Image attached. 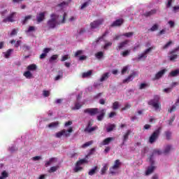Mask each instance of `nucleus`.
Segmentation results:
<instances>
[{"label":"nucleus","mask_w":179,"mask_h":179,"mask_svg":"<svg viewBox=\"0 0 179 179\" xmlns=\"http://www.w3.org/2000/svg\"><path fill=\"white\" fill-rule=\"evenodd\" d=\"M84 113L85 114H89L91 117H93L99 113V115L96 116V119L98 121H103L104 116L106 115V109H102L99 112V108H86L84 110Z\"/></svg>","instance_id":"nucleus-1"},{"label":"nucleus","mask_w":179,"mask_h":179,"mask_svg":"<svg viewBox=\"0 0 179 179\" xmlns=\"http://www.w3.org/2000/svg\"><path fill=\"white\" fill-rule=\"evenodd\" d=\"M148 106H151L156 111L162 110V103H160V96L155 95L154 99L148 101Z\"/></svg>","instance_id":"nucleus-2"},{"label":"nucleus","mask_w":179,"mask_h":179,"mask_svg":"<svg viewBox=\"0 0 179 179\" xmlns=\"http://www.w3.org/2000/svg\"><path fill=\"white\" fill-rule=\"evenodd\" d=\"M51 19L48 21V29H55L58 24H59V22L57 21V19H58V16L55 14H51L50 15Z\"/></svg>","instance_id":"nucleus-3"},{"label":"nucleus","mask_w":179,"mask_h":179,"mask_svg":"<svg viewBox=\"0 0 179 179\" xmlns=\"http://www.w3.org/2000/svg\"><path fill=\"white\" fill-rule=\"evenodd\" d=\"M71 132H73V128L70 127L67 131L66 129H62V131L56 133L55 137L62 138V136H64L65 138H69V136H71Z\"/></svg>","instance_id":"nucleus-4"},{"label":"nucleus","mask_w":179,"mask_h":179,"mask_svg":"<svg viewBox=\"0 0 179 179\" xmlns=\"http://www.w3.org/2000/svg\"><path fill=\"white\" fill-rule=\"evenodd\" d=\"M162 131V127H159L156 129L153 133L150 135L149 138V142L150 143H155L157 139H159V136H160V131Z\"/></svg>","instance_id":"nucleus-5"},{"label":"nucleus","mask_w":179,"mask_h":179,"mask_svg":"<svg viewBox=\"0 0 179 179\" xmlns=\"http://www.w3.org/2000/svg\"><path fill=\"white\" fill-rule=\"evenodd\" d=\"M86 163H87V160H86V159H82L78 160L76 164L75 168L73 169L74 173H79V171H82V170H83V168L81 166L82 164H85Z\"/></svg>","instance_id":"nucleus-6"},{"label":"nucleus","mask_w":179,"mask_h":179,"mask_svg":"<svg viewBox=\"0 0 179 179\" xmlns=\"http://www.w3.org/2000/svg\"><path fill=\"white\" fill-rule=\"evenodd\" d=\"M150 163L151 166H148L147 171H145V176H150L153 171H155V169L156 166H153L155 164V161L153 160V155L150 156Z\"/></svg>","instance_id":"nucleus-7"},{"label":"nucleus","mask_w":179,"mask_h":179,"mask_svg":"<svg viewBox=\"0 0 179 179\" xmlns=\"http://www.w3.org/2000/svg\"><path fill=\"white\" fill-rule=\"evenodd\" d=\"M93 126V122L92 121H88L87 127L84 129V132H87L88 134H91V132H94L96 129H99V127L97 126Z\"/></svg>","instance_id":"nucleus-8"},{"label":"nucleus","mask_w":179,"mask_h":179,"mask_svg":"<svg viewBox=\"0 0 179 179\" xmlns=\"http://www.w3.org/2000/svg\"><path fill=\"white\" fill-rule=\"evenodd\" d=\"M104 23V19L101 18L96 20L93 21L90 23V27L92 29H97Z\"/></svg>","instance_id":"nucleus-9"},{"label":"nucleus","mask_w":179,"mask_h":179,"mask_svg":"<svg viewBox=\"0 0 179 179\" xmlns=\"http://www.w3.org/2000/svg\"><path fill=\"white\" fill-rule=\"evenodd\" d=\"M121 166V162H120V159H116L115 161L114 165L109 169L110 173L114 176L115 174V170H118Z\"/></svg>","instance_id":"nucleus-10"},{"label":"nucleus","mask_w":179,"mask_h":179,"mask_svg":"<svg viewBox=\"0 0 179 179\" xmlns=\"http://www.w3.org/2000/svg\"><path fill=\"white\" fill-rule=\"evenodd\" d=\"M155 46H152L146 49L143 53H141V55H138V60L141 61V59H143V58H144V59H145V58H148V55L149 54V52H150L152 50H155Z\"/></svg>","instance_id":"nucleus-11"},{"label":"nucleus","mask_w":179,"mask_h":179,"mask_svg":"<svg viewBox=\"0 0 179 179\" xmlns=\"http://www.w3.org/2000/svg\"><path fill=\"white\" fill-rule=\"evenodd\" d=\"M15 16H16V12L11 13L7 17L3 20V23H8V22L13 23L15 22V20H13Z\"/></svg>","instance_id":"nucleus-12"},{"label":"nucleus","mask_w":179,"mask_h":179,"mask_svg":"<svg viewBox=\"0 0 179 179\" xmlns=\"http://www.w3.org/2000/svg\"><path fill=\"white\" fill-rule=\"evenodd\" d=\"M129 43V40H125L124 41L119 43L116 47L117 51H120V50H123V48H125L127 45H128Z\"/></svg>","instance_id":"nucleus-13"},{"label":"nucleus","mask_w":179,"mask_h":179,"mask_svg":"<svg viewBox=\"0 0 179 179\" xmlns=\"http://www.w3.org/2000/svg\"><path fill=\"white\" fill-rule=\"evenodd\" d=\"M166 72H167V69H164L159 71H158L156 74L154 78H152V80H159V79H160V78L163 77V75H164V73H166Z\"/></svg>","instance_id":"nucleus-14"},{"label":"nucleus","mask_w":179,"mask_h":179,"mask_svg":"<svg viewBox=\"0 0 179 179\" xmlns=\"http://www.w3.org/2000/svg\"><path fill=\"white\" fill-rule=\"evenodd\" d=\"M114 137H108L103 140V141L100 143L101 146H106L107 145H110L113 141H114Z\"/></svg>","instance_id":"nucleus-15"},{"label":"nucleus","mask_w":179,"mask_h":179,"mask_svg":"<svg viewBox=\"0 0 179 179\" xmlns=\"http://www.w3.org/2000/svg\"><path fill=\"white\" fill-rule=\"evenodd\" d=\"M45 13H47V12L44 11L38 14V15L36 16V20L38 23H41V22H43L44 19H45Z\"/></svg>","instance_id":"nucleus-16"},{"label":"nucleus","mask_w":179,"mask_h":179,"mask_svg":"<svg viewBox=\"0 0 179 179\" xmlns=\"http://www.w3.org/2000/svg\"><path fill=\"white\" fill-rule=\"evenodd\" d=\"M124 23L123 19H118L114 21L111 24L110 27H120Z\"/></svg>","instance_id":"nucleus-17"},{"label":"nucleus","mask_w":179,"mask_h":179,"mask_svg":"<svg viewBox=\"0 0 179 179\" xmlns=\"http://www.w3.org/2000/svg\"><path fill=\"white\" fill-rule=\"evenodd\" d=\"M135 76H136V73L133 72L126 79L123 80V83H127L128 82H131V80H134V79L135 78Z\"/></svg>","instance_id":"nucleus-18"},{"label":"nucleus","mask_w":179,"mask_h":179,"mask_svg":"<svg viewBox=\"0 0 179 179\" xmlns=\"http://www.w3.org/2000/svg\"><path fill=\"white\" fill-rule=\"evenodd\" d=\"M157 13V9H152L150 11H147L145 12L143 15L145 17H149V16H153V15H156Z\"/></svg>","instance_id":"nucleus-19"},{"label":"nucleus","mask_w":179,"mask_h":179,"mask_svg":"<svg viewBox=\"0 0 179 179\" xmlns=\"http://www.w3.org/2000/svg\"><path fill=\"white\" fill-rule=\"evenodd\" d=\"M132 131L131 130H127L126 131V133L124 134L123 136V142H122V145H124V143H125V142H127L129 138V135H131V133Z\"/></svg>","instance_id":"nucleus-20"},{"label":"nucleus","mask_w":179,"mask_h":179,"mask_svg":"<svg viewBox=\"0 0 179 179\" xmlns=\"http://www.w3.org/2000/svg\"><path fill=\"white\" fill-rule=\"evenodd\" d=\"M173 149H174V148H173V145H167L164 150L163 154L169 155L170 153L171 150H173Z\"/></svg>","instance_id":"nucleus-21"},{"label":"nucleus","mask_w":179,"mask_h":179,"mask_svg":"<svg viewBox=\"0 0 179 179\" xmlns=\"http://www.w3.org/2000/svg\"><path fill=\"white\" fill-rule=\"evenodd\" d=\"M58 159L56 157H52L50 159L49 161L46 162L45 164V167H48V166H50L51 164V163H54V162H57Z\"/></svg>","instance_id":"nucleus-22"},{"label":"nucleus","mask_w":179,"mask_h":179,"mask_svg":"<svg viewBox=\"0 0 179 179\" xmlns=\"http://www.w3.org/2000/svg\"><path fill=\"white\" fill-rule=\"evenodd\" d=\"M108 78H110V73H105L100 78V82H104V80H107Z\"/></svg>","instance_id":"nucleus-23"},{"label":"nucleus","mask_w":179,"mask_h":179,"mask_svg":"<svg viewBox=\"0 0 179 179\" xmlns=\"http://www.w3.org/2000/svg\"><path fill=\"white\" fill-rule=\"evenodd\" d=\"M178 75H179V69L172 71L169 73V76H171L172 78H175L176 76H178Z\"/></svg>","instance_id":"nucleus-24"},{"label":"nucleus","mask_w":179,"mask_h":179,"mask_svg":"<svg viewBox=\"0 0 179 179\" xmlns=\"http://www.w3.org/2000/svg\"><path fill=\"white\" fill-rule=\"evenodd\" d=\"M92 73H93L92 70L83 73L82 78H89V76H92Z\"/></svg>","instance_id":"nucleus-25"},{"label":"nucleus","mask_w":179,"mask_h":179,"mask_svg":"<svg viewBox=\"0 0 179 179\" xmlns=\"http://www.w3.org/2000/svg\"><path fill=\"white\" fill-rule=\"evenodd\" d=\"M27 71H36L37 66L34 64H30L27 67Z\"/></svg>","instance_id":"nucleus-26"},{"label":"nucleus","mask_w":179,"mask_h":179,"mask_svg":"<svg viewBox=\"0 0 179 179\" xmlns=\"http://www.w3.org/2000/svg\"><path fill=\"white\" fill-rule=\"evenodd\" d=\"M24 76H25L27 79H31L33 74L28 70L24 73Z\"/></svg>","instance_id":"nucleus-27"},{"label":"nucleus","mask_w":179,"mask_h":179,"mask_svg":"<svg viewBox=\"0 0 179 179\" xmlns=\"http://www.w3.org/2000/svg\"><path fill=\"white\" fill-rule=\"evenodd\" d=\"M174 52H176V50L171 52V53H170L171 56H169L170 61H174V60L177 59V57L178 56L177 55H173Z\"/></svg>","instance_id":"nucleus-28"},{"label":"nucleus","mask_w":179,"mask_h":179,"mask_svg":"<svg viewBox=\"0 0 179 179\" xmlns=\"http://www.w3.org/2000/svg\"><path fill=\"white\" fill-rule=\"evenodd\" d=\"M31 17H33L32 15L25 16L24 20H22V24H26V23H27V22H29L30 20V19H31Z\"/></svg>","instance_id":"nucleus-29"},{"label":"nucleus","mask_w":179,"mask_h":179,"mask_svg":"<svg viewBox=\"0 0 179 179\" xmlns=\"http://www.w3.org/2000/svg\"><path fill=\"white\" fill-rule=\"evenodd\" d=\"M97 171V166H94L93 169H90L88 172L89 176H94Z\"/></svg>","instance_id":"nucleus-30"},{"label":"nucleus","mask_w":179,"mask_h":179,"mask_svg":"<svg viewBox=\"0 0 179 179\" xmlns=\"http://www.w3.org/2000/svg\"><path fill=\"white\" fill-rule=\"evenodd\" d=\"M59 125V122H55L49 124L48 125V128H57Z\"/></svg>","instance_id":"nucleus-31"},{"label":"nucleus","mask_w":179,"mask_h":179,"mask_svg":"<svg viewBox=\"0 0 179 179\" xmlns=\"http://www.w3.org/2000/svg\"><path fill=\"white\" fill-rule=\"evenodd\" d=\"M107 170H108V166L107 164H105L103 168L101 169V176H104V174H106V171H107Z\"/></svg>","instance_id":"nucleus-32"},{"label":"nucleus","mask_w":179,"mask_h":179,"mask_svg":"<svg viewBox=\"0 0 179 179\" xmlns=\"http://www.w3.org/2000/svg\"><path fill=\"white\" fill-rule=\"evenodd\" d=\"M171 135H173V133L170 131H165V136L167 139V141H170L171 139Z\"/></svg>","instance_id":"nucleus-33"},{"label":"nucleus","mask_w":179,"mask_h":179,"mask_svg":"<svg viewBox=\"0 0 179 179\" xmlns=\"http://www.w3.org/2000/svg\"><path fill=\"white\" fill-rule=\"evenodd\" d=\"M8 177H9V174L8 173V172H6V171H3L1 173V176H0V179L8 178Z\"/></svg>","instance_id":"nucleus-34"},{"label":"nucleus","mask_w":179,"mask_h":179,"mask_svg":"<svg viewBox=\"0 0 179 179\" xmlns=\"http://www.w3.org/2000/svg\"><path fill=\"white\" fill-rule=\"evenodd\" d=\"M129 54H131V50H126L124 52H122L120 53V55H122V57H128Z\"/></svg>","instance_id":"nucleus-35"},{"label":"nucleus","mask_w":179,"mask_h":179,"mask_svg":"<svg viewBox=\"0 0 179 179\" xmlns=\"http://www.w3.org/2000/svg\"><path fill=\"white\" fill-rule=\"evenodd\" d=\"M103 55H104V53L103 52H98L95 54V57L96 58H97V59H101Z\"/></svg>","instance_id":"nucleus-36"},{"label":"nucleus","mask_w":179,"mask_h":179,"mask_svg":"<svg viewBox=\"0 0 179 179\" xmlns=\"http://www.w3.org/2000/svg\"><path fill=\"white\" fill-rule=\"evenodd\" d=\"M119 108H120V102L115 101L113 103V106H112L113 110H118Z\"/></svg>","instance_id":"nucleus-37"},{"label":"nucleus","mask_w":179,"mask_h":179,"mask_svg":"<svg viewBox=\"0 0 179 179\" xmlns=\"http://www.w3.org/2000/svg\"><path fill=\"white\" fill-rule=\"evenodd\" d=\"M12 52H13V49H8L5 53V58H9Z\"/></svg>","instance_id":"nucleus-38"},{"label":"nucleus","mask_w":179,"mask_h":179,"mask_svg":"<svg viewBox=\"0 0 179 179\" xmlns=\"http://www.w3.org/2000/svg\"><path fill=\"white\" fill-rule=\"evenodd\" d=\"M58 59V55H53L49 59V62L52 63L53 61H57Z\"/></svg>","instance_id":"nucleus-39"},{"label":"nucleus","mask_w":179,"mask_h":179,"mask_svg":"<svg viewBox=\"0 0 179 179\" xmlns=\"http://www.w3.org/2000/svg\"><path fill=\"white\" fill-rule=\"evenodd\" d=\"M58 169H59V166H52L49 170V173H55Z\"/></svg>","instance_id":"nucleus-40"},{"label":"nucleus","mask_w":179,"mask_h":179,"mask_svg":"<svg viewBox=\"0 0 179 179\" xmlns=\"http://www.w3.org/2000/svg\"><path fill=\"white\" fill-rule=\"evenodd\" d=\"M90 145H93V141H88V142L84 143L82 145V148H83V149H85V148H87V147L90 146Z\"/></svg>","instance_id":"nucleus-41"},{"label":"nucleus","mask_w":179,"mask_h":179,"mask_svg":"<svg viewBox=\"0 0 179 179\" xmlns=\"http://www.w3.org/2000/svg\"><path fill=\"white\" fill-rule=\"evenodd\" d=\"M114 128H115V124H110L106 128V131L107 132H111L114 130Z\"/></svg>","instance_id":"nucleus-42"},{"label":"nucleus","mask_w":179,"mask_h":179,"mask_svg":"<svg viewBox=\"0 0 179 179\" xmlns=\"http://www.w3.org/2000/svg\"><path fill=\"white\" fill-rule=\"evenodd\" d=\"M122 36H124V37L129 38L130 37H132V36H134V32H127L123 34Z\"/></svg>","instance_id":"nucleus-43"},{"label":"nucleus","mask_w":179,"mask_h":179,"mask_svg":"<svg viewBox=\"0 0 179 179\" xmlns=\"http://www.w3.org/2000/svg\"><path fill=\"white\" fill-rule=\"evenodd\" d=\"M82 107V104L79 102L75 103V107L72 108V110H79Z\"/></svg>","instance_id":"nucleus-44"},{"label":"nucleus","mask_w":179,"mask_h":179,"mask_svg":"<svg viewBox=\"0 0 179 179\" xmlns=\"http://www.w3.org/2000/svg\"><path fill=\"white\" fill-rule=\"evenodd\" d=\"M159 29V25L157 24H154L151 28H150V31H156Z\"/></svg>","instance_id":"nucleus-45"},{"label":"nucleus","mask_w":179,"mask_h":179,"mask_svg":"<svg viewBox=\"0 0 179 179\" xmlns=\"http://www.w3.org/2000/svg\"><path fill=\"white\" fill-rule=\"evenodd\" d=\"M69 58H71V57H69V55H65L63 57H62L61 61H62V62H64L66 61V59H69Z\"/></svg>","instance_id":"nucleus-46"},{"label":"nucleus","mask_w":179,"mask_h":179,"mask_svg":"<svg viewBox=\"0 0 179 179\" xmlns=\"http://www.w3.org/2000/svg\"><path fill=\"white\" fill-rule=\"evenodd\" d=\"M129 108H131V104H129V103H126V104L124 105V107L122 108V111H125V110H128V109H129Z\"/></svg>","instance_id":"nucleus-47"},{"label":"nucleus","mask_w":179,"mask_h":179,"mask_svg":"<svg viewBox=\"0 0 179 179\" xmlns=\"http://www.w3.org/2000/svg\"><path fill=\"white\" fill-rule=\"evenodd\" d=\"M108 34V31H105V32L103 34V35H102L101 37H100V38H99L98 39H96V43H99V41H100V40H101V38H103V37H106V34Z\"/></svg>","instance_id":"nucleus-48"},{"label":"nucleus","mask_w":179,"mask_h":179,"mask_svg":"<svg viewBox=\"0 0 179 179\" xmlns=\"http://www.w3.org/2000/svg\"><path fill=\"white\" fill-rule=\"evenodd\" d=\"M111 45H113V43L108 42V43H105L104 46H103V49L107 50V48H108V47H111Z\"/></svg>","instance_id":"nucleus-49"},{"label":"nucleus","mask_w":179,"mask_h":179,"mask_svg":"<svg viewBox=\"0 0 179 179\" xmlns=\"http://www.w3.org/2000/svg\"><path fill=\"white\" fill-rule=\"evenodd\" d=\"M172 44H173V41H169L166 44L164 45V46L163 47V49L166 50V48H169V47H170V45Z\"/></svg>","instance_id":"nucleus-50"},{"label":"nucleus","mask_w":179,"mask_h":179,"mask_svg":"<svg viewBox=\"0 0 179 179\" xmlns=\"http://www.w3.org/2000/svg\"><path fill=\"white\" fill-rule=\"evenodd\" d=\"M149 86V85L146 84V83H141L140 85L139 89L141 90H142L143 89H145V87H148Z\"/></svg>","instance_id":"nucleus-51"},{"label":"nucleus","mask_w":179,"mask_h":179,"mask_svg":"<svg viewBox=\"0 0 179 179\" xmlns=\"http://www.w3.org/2000/svg\"><path fill=\"white\" fill-rule=\"evenodd\" d=\"M66 16H68V14H66V13H64L63 17H62L63 18H62V20L60 22V23H62V24L65 23Z\"/></svg>","instance_id":"nucleus-52"},{"label":"nucleus","mask_w":179,"mask_h":179,"mask_svg":"<svg viewBox=\"0 0 179 179\" xmlns=\"http://www.w3.org/2000/svg\"><path fill=\"white\" fill-rule=\"evenodd\" d=\"M96 152V148H92L90 152H88V156H92V155H94V152Z\"/></svg>","instance_id":"nucleus-53"},{"label":"nucleus","mask_w":179,"mask_h":179,"mask_svg":"<svg viewBox=\"0 0 179 179\" xmlns=\"http://www.w3.org/2000/svg\"><path fill=\"white\" fill-rule=\"evenodd\" d=\"M62 76H64V73L61 71L60 75H58L55 78V80H59Z\"/></svg>","instance_id":"nucleus-54"},{"label":"nucleus","mask_w":179,"mask_h":179,"mask_svg":"<svg viewBox=\"0 0 179 179\" xmlns=\"http://www.w3.org/2000/svg\"><path fill=\"white\" fill-rule=\"evenodd\" d=\"M90 3L89 1H85L80 7V9H85V8H86V6H89V4Z\"/></svg>","instance_id":"nucleus-55"},{"label":"nucleus","mask_w":179,"mask_h":179,"mask_svg":"<svg viewBox=\"0 0 179 179\" xmlns=\"http://www.w3.org/2000/svg\"><path fill=\"white\" fill-rule=\"evenodd\" d=\"M127 71H128V66L123 67V69H122V75H125Z\"/></svg>","instance_id":"nucleus-56"},{"label":"nucleus","mask_w":179,"mask_h":179,"mask_svg":"<svg viewBox=\"0 0 179 179\" xmlns=\"http://www.w3.org/2000/svg\"><path fill=\"white\" fill-rule=\"evenodd\" d=\"M43 96H44V97L50 96V91L43 90Z\"/></svg>","instance_id":"nucleus-57"},{"label":"nucleus","mask_w":179,"mask_h":179,"mask_svg":"<svg viewBox=\"0 0 179 179\" xmlns=\"http://www.w3.org/2000/svg\"><path fill=\"white\" fill-rule=\"evenodd\" d=\"M50 51H51V48H45L44 50H43V54H48V52H50Z\"/></svg>","instance_id":"nucleus-58"},{"label":"nucleus","mask_w":179,"mask_h":179,"mask_svg":"<svg viewBox=\"0 0 179 179\" xmlns=\"http://www.w3.org/2000/svg\"><path fill=\"white\" fill-rule=\"evenodd\" d=\"M22 48L24 51H29L30 50V46L27 45H24L22 46Z\"/></svg>","instance_id":"nucleus-59"},{"label":"nucleus","mask_w":179,"mask_h":179,"mask_svg":"<svg viewBox=\"0 0 179 179\" xmlns=\"http://www.w3.org/2000/svg\"><path fill=\"white\" fill-rule=\"evenodd\" d=\"M83 51L82 50H78L76 53H75V57H79V55H82Z\"/></svg>","instance_id":"nucleus-60"},{"label":"nucleus","mask_w":179,"mask_h":179,"mask_svg":"<svg viewBox=\"0 0 179 179\" xmlns=\"http://www.w3.org/2000/svg\"><path fill=\"white\" fill-rule=\"evenodd\" d=\"M35 28L34 26H30L27 30V33H30V31H34Z\"/></svg>","instance_id":"nucleus-61"},{"label":"nucleus","mask_w":179,"mask_h":179,"mask_svg":"<svg viewBox=\"0 0 179 179\" xmlns=\"http://www.w3.org/2000/svg\"><path fill=\"white\" fill-rule=\"evenodd\" d=\"M163 91L164 92V93H170V92H171V87L165 88Z\"/></svg>","instance_id":"nucleus-62"},{"label":"nucleus","mask_w":179,"mask_h":179,"mask_svg":"<svg viewBox=\"0 0 179 179\" xmlns=\"http://www.w3.org/2000/svg\"><path fill=\"white\" fill-rule=\"evenodd\" d=\"M8 10H4L0 12V13H1V16L3 17V16H5V15H6V13H8Z\"/></svg>","instance_id":"nucleus-63"},{"label":"nucleus","mask_w":179,"mask_h":179,"mask_svg":"<svg viewBox=\"0 0 179 179\" xmlns=\"http://www.w3.org/2000/svg\"><path fill=\"white\" fill-rule=\"evenodd\" d=\"M176 110V106H173L168 111L169 113H173Z\"/></svg>","instance_id":"nucleus-64"}]
</instances>
